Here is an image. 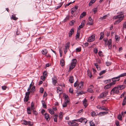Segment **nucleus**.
Here are the masks:
<instances>
[{"label":"nucleus","instance_id":"35","mask_svg":"<svg viewBox=\"0 0 126 126\" xmlns=\"http://www.w3.org/2000/svg\"><path fill=\"white\" fill-rule=\"evenodd\" d=\"M28 113V114L31 113V109L30 107H28L27 109Z\"/></svg>","mask_w":126,"mask_h":126},{"label":"nucleus","instance_id":"50","mask_svg":"<svg viewBox=\"0 0 126 126\" xmlns=\"http://www.w3.org/2000/svg\"><path fill=\"white\" fill-rule=\"evenodd\" d=\"M57 92L58 93H59V92L60 93H61L62 92V90L60 89V88L59 87H58L57 88Z\"/></svg>","mask_w":126,"mask_h":126},{"label":"nucleus","instance_id":"30","mask_svg":"<svg viewBox=\"0 0 126 126\" xmlns=\"http://www.w3.org/2000/svg\"><path fill=\"white\" fill-rule=\"evenodd\" d=\"M90 125V126H95V125L94 123L92 121H91L89 122Z\"/></svg>","mask_w":126,"mask_h":126},{"label":"nucleus","instance_id":"55","mask_svg":"<svg viewBox=\"0 0 126 126\" xmlns=\"http://www.w3.org/2000/svg\"><path fill=\"white\" fill-rule=\"evenodd\" d=\"M69 92L71 94H73V90L72 88H70L69 90Z\"/></svg>","mask_w":126,"mask_h":126},{"label":"nucleus","instance_id":"26","mask_svg":"<svg viewBox=\"0 0 126 126\" xmlns=\"http://www.w3.org/2000/svg\"><path fill=\"white\" fill-rule=\"evenodd\" d=\"M119 90L123 89L124 88V86L123 85H120L118 86Z\"/></svg>","mask_w":126,"mask_h":126},{"label":"nucleus","instance_id":"1","mask_svg":"<svg viewBox=\"0 0 126 126\" xmlns=\"http://www.w3.org/2000/svg\"><path fill=\"white\" fill-rule=\"evenodd\" d=\"M123 12H120V15H118L116 16H114L113 18L114 19H116L117 18L119 19L117 20L115 22L116 23H118L121 22L123 19V17L124 15H123Z\"/></svg>","mask_w":126,"mask_h":126},{"label":"nucleus","instance_id":"46","mask_svg":"<svg viewBox=\"0 0 126 126\" xmlns=\"http://www.w3.org/2000/svg\"><path fill=\"white\" fill-rule=\"evenodd\" d=\"M69 16H66V17L65 18L64 20L63 21L64 22H66L67 20L69 19Z\"/></svg>","mask_w":126,"mask_h":126},{"label":"nucleus","instance_id":"63","mask_svg":"<svg viewBox=\"0 0 126 126\" xmlns=\"http://www.w3.org/2000/svg\"><path fill=\"white\" fill-rule=\"evenodd\" d=\"M79 32H77L76 36V39H77L78 38H79Z\"/></svg>","mask_w":126,"mask_h":126},{"label":"nucleus","instance_id":"24","mask_svg":"<svg viewBox=\"0 0 126 126\" xmlns=\"http://www.w3.org/2000/svg\"><path fill=\"white\" fill-rule=\"evenodd\" d=\"M86 119L85 118H82L79 119V122L81 123L84 122L86 120Z\"/></svg>","mask_w":126,"mask_h":126},{"label":"nucleus","instance_id":"34","mask_svg":"<svg viewBox=\"0 0 126 126\" xmlns=\"http://www.w3.org/2000/svg\"><path fill=\"white\" fill-rule=\"evenodd\" d=\"M58 116V115H55L54 116V121L55 122H57V117Z\"/></svg>","mask_w":126,"mask_h":126},{"label":"nucleus","instance_id":"22","mask_svg":"<svg viewBox=\"0 0 126 126\" xmlns=\"http://www.w3.org/2000/svg\"><path fill=\"white\" fill-rule=\"evenodd\" d=\"M41 102L43 108H46L47 106L45 103V101L44 100H42L41 101Z\"/></svg>","mask_w":126,"mask_h":126},{"label":"nucleus","instance_id":"11","mask_svg":"<svg viewBox=\"0 0 126 126\" xmlns=\"http://www.w3.org/2000/svg\"><path fill=\"white\" fill-rule=\"evenodd\" d=\"M44 118L46 119L47 121H49L50 119V117L48 114L47 113H45L44 115Z\"/></svg>","mask_w":126,"mask_h":126},{"label":"nucleus","instance_id":"31","mask_svg":"<svg viewBox=\"0 0 126 126\" xmlns=\"http://www.w3.org/2000/svg\"><path fill=\"white\" fill-rule=\"evenodd\" d=\"M87 91L88 92H89L91 93H94L93 91L91 88H88L87 90Z\"/></svg>","mask_w":126,"mask_h":126},{"label":"nucleus","instance_id":"51","mask_svg":"<svg viewBox=\"0 0 126 126\" xmlns=\"http://www.w3.org/2000/svg\"><path fill=\"white\" fill-rule=\"evenodd\" d=\"M31 92L30 91L26 92L25 94V96L29 97V95Z\"/></svg>","mask_w":126,"mask_h":126},{"label":"nucleus","instance_id":"23","mask_svg":"<svg viewBox=\"0 0 126 126\" xmlns=\"http://www.w3.org/2000/svg\"><path fill=\"white\" fill-rule=\"evenodd\" d=\"M75 65L71 63V65H70L69 67V69L70 70H71L73 69L75 67Z\"/></svg>","mask_w":126,"mask_h":126},{"label":"nucleus","instance_id":"49","mask_svg":"<svg viewBox=\"0 0 126 126\" xmlns=\"http://www.w3.org/2000/svg\"><path fill=\"white\" fill-rule=\"evenodd\" d=\"M115 82H111L109 84L110 85V87H111L114 85L115 84Z\"/></svg>","mask_w":126,"mask_h":126},{"label":"nucleus","instance_id":"19","mask_svg":"<svg viewBox=\"0 0 126 126\" xmlns=\"http://www.w3.org/2000/svg\"><path fill=\"white\" fill-rule=\"evenodd\" d=\"M108 113V112H100L99 114V116H101L103 115H105V114H107Z\"/></svg>","mask_w":126,"mask_h":126},{"label":"nucleus","instance_id":"20","mask_svg":"<svg viewBox=\"0 0 126 126\" xmlns=\"http://www.w3.org/2000/svg\"><path fill=\"white\" fill-rule=\"evenodd\" d=\"M60 64L62 66H63L64 65L65 63L63 59H62L60 61Z\"/></svg>","mask_w":126,"mask_h":126},{"label":"nucleus","instance_id":"38","mask_svg":"<svg viewBox=\"0 0 126 126\" xmlns=\"http://www.w3.org/2000/svg\"><path fill=\"white\" fill-rule=\"evenodd\" d=\"M126 104V96L125 98L124 99L123 102L122 103V105L123 106L125 105Z\"/></svg>","mask_w":126,"mask_h":126},{"label":"nucleus","instance_id":"4","mask_svg":"<svg viewBox=\"0 0 126 126\" xmlns=\"http://www.w3.org/2000/svg\"><path fill=\"white\" fill-rule=\"evenodd\" d=\"M70 43L69 42H67L65 44V48L64 50V54H66L67 51V50L69 48Z\"/></svg>","mask_w":126,"mask_h":126},{"label":"nucleus","instance_id":"40","mask_svg":"<svg viewBox=\"0 0 126 126\" xmlns=\"http://www.w3.org/2000/svg\"><path fill=\"white\" fill-rule=\"evenodd\" d=\"M62 5H63V3L62 2L59 5H58V6H57V7H56V9H58V8H60L61 6Z\"/></svg>","mask_w":126,"mask_h":126},{"label":"nucleus","instance_id":"18","mask_svg":"<svg viewBox=\"0 0 126 126\" xmlns=\"http://www.w3.org/2000/svg\"><path fill=\"white\" fill-rule=\"evenodd\" d=\"M77 61L76 59H74L72 60L71 63L76 65L77 63Z\"/></svg>","mask_w":126,"mask_h":126},{"label":"nucleus","instance_id":"8","mask_svg":"<svg viewBox=\"0 0 126 126\" xmlns=\"http://www.w3.org/2000/svg\"><path fill=\"white\" fill-rule=\"evenodd\" d=\"M95 39V36L94 35H92L87 40V41L88 42H92L94 41Z\"/></svg>","mask_w":126,"mask_h":126},{"label":"nucleus","instance_id":"5","mask_svg":"<svg viewBox=\"0 0 126 126\" xmlns=\"http://www.w3.org/2000/svg\"><path fill=\"white\" fill-rule=\"evenodd\" d=\"M89 21L87 23V24L89 25H92L93 24V20L91 17H88Z\"/></svg>","mask_w":126,"mask_h":126},{"label":"nucleus","instance_id":"47","mask_svg":"<svg viewBox=\"0 0 126 126\" xmlns=\"http://www.w3.org/2000/svg\"><path fill=\"white\" fill-rule=\"evenodd\" d=\"M81 47H78L76 48V52H79L81 51Z\"/></svg>","mask_w":126,"mask_h":126},{"label":"nucleus","instance_id":"39","mask_svg":"<svg viewBox=\"0 0 126 126\" xmlns=\"http://www.w3.org/2000/svg\"><path fill=\"white\" fill-rule=\"evenodd\" d=\"M117 118L120 121L122 120V116L121 114H119Z\"/></svg>","mask_w":126,"mask_h":126},{"label":"nucleus","instance_id":"58","mask_svg":"<svg viewBox=\"0 0 126 126\" xmlns=\"http://www.w3.org/2000/svg\"><path fill=\"white\" fill-rule=\"evenodd\" d=\"M85 93H84L83 91H82L81 92H78L77 94H78V95H81L82 94H84Z\"/></svg>","mask_w":126,"mask_h":126},{"label":"nucleus","instance_id":"2","mask_svg":"<svg viewBox=\"0 0 126 126\" xmlns=\"http://www.w3.org/2000/svg\"><path fill=\"white\" fill-rule=\"evenodd\" d=\"M107 39H104V42L105 43V46H106L107 45H108V47L109 48V49H110L112 47V45H111V39H109L108 41V42L107 44Z\"/></svg>","mask_w":126,"mask_h":126},{"label":"nucleus","instance_id":"13","mask_svg":"<svg viewBox=\"0 0 126 126\" xmlns=\"http://www.w3.org/2000/svg\"><path fill=\"white\" fill-rule=\"evenodd\" d=\"M112 81L113 82H115L116 81H119L120 80L118 76L116 77H115L112 78L111 79Z\"/></svg>","mask_w":126,"mask_h":126},{"label":"nucleus","instance_id":"37","mask_svg":"<svg viewBox=\"0 0 126 126\" xmlns=\"http://www.w3.org/2000/svg\"><path fill=\"white\" fill-rule=\"evenodd\" d=\"M35 90V87L34 86L32 87L30 91L32 93H33Z\"/></svg>","mask_w":126,"mask_h":126},{"label":"nucleus","instance_id":"32","mask_svg":"<svg viewBox=\"0 0 126 126\" xmlns=\"http://www.w3.org/2000/svg\"><path fill=\"white\" fill-rule=\"evenodd\" d=\"M87 72L88 75L89 76V77H90V78L92 76L91 72L90 71V70H88Z\"/></svg>","mask_w":126,"mask_h":126},{"label":"nucleus","instance_id":"62","mask_svg":"<svg viewBox=\"0 0 126 126\" xmlns=\"http://www.w3.org/2000/svg\"><path fill=\"white\" fill-rule=\"evenodd\" d=\"M75 22V21L74 20H72L70 22V24L71 25H73L74 24V23Z\"/></svg>","mask_w":126,"mask_h":126},{"label":"nucleus","instance_id":"36","mask_svg":"<svg viewBox=\"0 0 126 126\" xmlns=\"http://www.w3.org/2000/svg\"><path fill=\"white\" fill-rule=\"evenodd\" d=\"M110 85L109 84H107V85L105 86L104 87V89H108L110 88Z\"/></svg>","mask_w":126,"mask_h":126},{"label":"nucleus","instance_id":"25","mask_svg":"<svg viewBox=\"0 0 126 126\" xmlns=\"http://www.w3.org/2000/svg\"><path fill=\"white\" fill-rule=\"evenodd\" d=\"M86 13L85 12H83L80 15V18H82L86 15Z\"/></svg>","mask_w":126,"mask_h":126},{"label":"nucleus","instance_id":"57","mask_svg":"<svg viewBox=\"0 0 126 126\" xmlns=\"http://www.w3.org/2000/svg\"><path fill=\"white\" fill-rule=\"evenodd\" d=\"M108 91H104V92L103 93L104 94V95H105V96H106L108 94Z\"/></svg>","mask_w":126,"mask_h":126},{"label":"nucleus","instance_id":"12","mask_svg":"<svg viewBox=\"0 0 126 126\" xmlns=\"http://www.w3.org/2000/svg\"><path fill=\"white\" fill-rule=\"evenodd\" d=\"M83 86V82L82 81H81L79 83L78 85V87H77V88L78 89H82Z\"/></svg>","mask_w":126,"mask_h":126},{"label":"nucleus","instance_id":"14","mask_svg":"<svg viewBox=\"0 0 126 126\" xmlns=\"http://www.w3.org/2000/svg\"><path fill=\"white\" fill-rule=\"evenodd\" d=\"M74 29L72 28L71 29L69 33V37H71L72 35L73 34L74 32Z\"/></svg>","mask_w":126,"mask_h":126},{"label":"nucleus","instance_id":"17","mask_svg":"<svg viewBox=\"0 0 126 126\" xmlns=\"http://www.w3.org/2000/svg\"><path fill=\"white\" fill-rule=\"evenodd\" d=\"M52 83L54 86H55L57 82V80L56 79L54 78H52Z\"/></svg>","mask_w":126,"mask_h":126},{"label":"nucleus","instance_id":"7","mask_svg":"<svg viewBox=\"0 0 126 126\" xmlns=\"http://www.w3.org/2000/svg\"><path fill=\"white\" fill-rule=\"evenodd\" d=\"M23 124L25 125H29L30 126H32L33 125L32 123L30 121H27L25 120H24Z\"/></svg>","mask_w":126,"mask_h":126},{"label":"nucleus","instance_id":"16","mask_svg":"<svg viewBox=\"0 0 126 126\" xmlns=\"http://www.w3.org/2000/svg\"><path fill=\"white\" fill-rule=\"evenodd\" d=\"M69 102V99H65V102L63 104V107H65L66 106L67 104Z\"/></svg>","mask_w":126,"mask_h":126},{"label":"nucleus","instance_id":"52","mask_svg":"<svg viewBox=\"0 0 126 126\" xmlns=\"http://www.w3.org/2000/svg\"><path fill=\"white\" fill-rule=\"evenodd\" d=\"M91 114L92 116H94L96 115V114L94 111H93L91 113Z\"/></svg>","mask_w":126,"mask_h":126},{"label":"nucleus","instance_id":"29","mask_svg":"<svg viewBox=\"0 0 126 126\" xmlns=\"http://www.w3.org/2000/svg\"><path fill=\"white\" fill-rule=\"evenodd\" d=\"M100 40L102 39L104 37V33L103 32H101L100 34Z\"/></svg>","mask_w":126,"mask_h":126},{"label":"nucleus","instance_id":"9","mask_svg":"<svg viewBox=\"0 0 126 126\" xmlns=\"http://www.w3.org/2000/svg\"><path fill=\"white\" fill-rule=\"evenodd\" d=\"M78 8V6H76L74 7L73 8L71 9V13L72 14H73L74 12L76 11Z\"/></svg>","mask_w":126,"mask_h":126},{"label":"nucleus","instance_id":"59","mask_svg":"<svg viewBox=\"0 0 126 126\" xmlns=\"http://www.w3.org/2000/svg\"><path fill=\"white\" fill-rule=\"evenodd\" d=\"M105 96L104 95V94L103 93H101L100 95V98H102L104 97H105Z\"/></svg>","mask_w":126,"mask_h":126},{"label":"nucleus","instance_id":"48","mask_svg":"<svg viewBox=\"0 0 126 126\" xmlns=\"http://www.w3.org/2000/svg\"><path fill=\"white\" fill-rule=\"evenodd\" d=\"M98 54L101 57H102L103 56L102 52L101 51H99L98 52Z\"/></svg>","mask_w":126,"mask_h":126},{"label":"nucleus","instance_id":"3","mask_svg":"<svg viewBox=\"0 0 126 126\" xmlns=\"http://www.w3.org/2000/svg\"><path fill=\"white\" fill-rule=\"evenodd\" d=\"M119 89L118 87H115L113 88L111 91V94H118L119 92Z\"/></svg>","mask_w":126,"mask_h":126},{"label":"nucleus","instance_id":"21","mask_svg":"<svg viewBox=\"0 0 126 126\" xmlns=\"http://www.w3.org/2000/svg\"><path fill=\"white\" fill-rule=\"evenodd\" d=\"M69 81L71 83H72L74 82V79L73 76H71L70 77Z\"/></svg>","mask_w":126,"mask_h":126},{"label":"nucleus","instance_id":"53","mask_svg":"<svg viewBox=\"0 0 126 126\" xmlns=\"http://www.w3.org/2000/svg\"><path fill=\"white\" fill-rule=\"evenodd\" d=\"M59 117L60 119H61L63 118V115L62 112H60L59 114Z\"/></svg>","mask_w":126,"mask_h":126},{"label":"nucleus","instance_id":"42","mask_svg":"<svg viewBox=\"0 0 126 126\" xmlns=\"http://www.w3.org/2000/svg\"><path fill=\"white\" fill-rule=\"evenodd\" d=\"M29 97L28 96H25V98L24 99V101L27 102L29 100Z\"/></svg>","mask_w":126,"mask_h":126},{"label":"nucleus","instance_id":"27","mask_svg":"<svg viewBox=\"0 0 126 126\" xmlns=\"http://www.w3.org/2000/svg\"><path fill=\"white\" fill-rule=\"evenodd\" d=\"M126 76V73L121 74L118 76L119 78L120 79V78L124 76Z\"/></svg>","mask_w":126,"mask_h":126},{"label":"nucleus","instance_id":"45","mask_svg":"<svg viewBox=\"0 0 126 126\" xmlns=\"http://www.w3.org/2000/svg\"><path fill=\"white\" fill-rule=\"evenodd\" d=\"M47 74L48 73L47 72V71H45L43 73L44 76H45L46 77L47 76Z\"/></svg>","mask_w":126,"mask_h":126},{"label":"nucleus","instance_id":"28","mask_svg":"<svg viewBox=\"0 0 126 126\" xmlns=\"http://www.w3.org/2000/svg\"><path fill=\"white\" fill-rule=\"evenodd\" d=\"M48 110H49V112L51 114L53 115L54 114V112L53 110L52 109H48Z\"/></svg>","mask_w":126,"mask_h":126},{"label":"nucleus","instance_id":"43","mask_svg":"<svg viewBox=\"0 0 126 126\" xmlns=\"http://www.w3.org/2000/svg\"><path fill=\"white\" fill-rule=\"evenodd\" d=\"M107 17V15H105L103 16L102 17H101L99 18L100 20H102L104 19H105Z\"/></svg>","mask_w":126,"mask_h":126},{"label":"nucleus","instance_id":"60","mask_svg":"<svg viewBox=\"0 0 126 126\" xmlns=\"http://www.w3.org/2000/svg\"><path fill=\"white\" fill-rule=\"evenodd\" d=\"M44 91V89L43 88H41L40 90V92L41 93H43Z\"/></svg>","mask_w":126,"mask_h":126},{"label":"nucleus","instance_id":"33","mask_svg":"<svg viewBox=\"0 0 126 126\" xmlns=\"http://www.w3.org/2000/svg\"><path fill=\"white\" fill-rule=\"evenodd\" d=\"M47 52V51L46 49H45L43 50L42 51V54L44 55L46 54Z\"/></svg>","mask_w":126,"mask_h":126},{"label":"nucleus","instance_id":"54","mask_svg":"<svg viewBox=\"0 0 126 126\" xmlns=\"http://www.w3.org/2000/svg\"><path fill=\"white\" fill-rule=\"evenodd\" d=\"M111 81V79H110L104 81V82L106 83H108L110 82Z\"/></svg>","mask_w":126,"mask_h":126},{"label":"nucleus","instance_id":"15","mask_svg":"<svg viewBox=\"0 0 126 126\" xmlns=\"http://www.w3.org/2000/svg\"><path fill=\"white\" fill-rule=\"evenodd\" d=\"M87 102V100L86 99H85L83 101V103L85 108H86L88 105Z\"/></svg>","mask_w":126,"mask_h":126},{"label":"nucleus","instance_id":"56","mask_svg":"<svg viewBox=\"0 0 126 126\" xmlns=\"http://www.w3.org/2000/svg\"><path fill=\"white\" fill-rule=\"evenodd\" d=\"M100 110H106V111H108L109 110H108L106 108H104V107H101V108Z\"/></svg>","mask_w":126,"mask_h":126},{"label":"nucleus","instance_id":"61","mask_svg":"<svg viewBox=\"0 0 126 126\" xmlns=\"http://www.w3.org/2000/svg\"><path fill=\"white\" fill-rule=\"evenodd\" d=\"M46 77H45L44 76H41V79H42L44 81L45 80Z\"/></svg>","mask_w":126,"mask_h":126},{"label":"nucleus","instance_id":"10","mask_svg":"<svg viewBox=\"0 0 126 126\" xmlns=\"http://www.w3.org/2000/svg\"><path fill=\"white\" fill-rule=\"evenodd\" d=\"M85 22V20H83L82 21V22L81 23V24L79 26L78 28V29L79 30H80L81 28H82L84 27V24Z\"/></svg>","mask_w":126,"mask_h":126},{"label":"nucleus","instance_id":"41","mask_svg":"<svg viewBox=\"0 0 126 126\" xmlns=\"http://www.w3.org/2000/svg\"><path fill=\"white\" fill-rule=\"evenodd\" d=\"M106 72V70H104L101 71L99 73V75L100 76H101L103 74H104Z\"/></svg>","mask_w":126,"mask_h":126},{"label":"nucleus","instance_id":"44","mask_svg":"<svg viewBox=\"0 0 126 126\" xmlns=\"http://www.w3.org/2000/svg\"><path fill=\"white\" fill-rule=\"evenodd\" d=\"M12 18L15 20H16L18 18H17L16 17L15 15H13L12 16Z\"/></svg>","mask_w":126,"mask_h":126},{"label":"nucleus","instance_id":"6","mask_svg":"<svg viewBox=\"0 0 126 126\" xmlns=\"http://www.w3.org/2000/svg\"><path fill=\"white\" fill-rule=\"evenodd\" d=\"M68 124L69 125L72 126H77L78 125V124L74 122L73 120L72 121V122H68Z\"/></svg>","mask_w":126,"mask_h":126},{"label":"nucleus","instance_id":"64","mask_svg":"<svg viewBox=\"0 0 126 126\" xmlns=\"http://www.w3.org/2000/svg\"><path fill=\"white\" fill-rule=\"evenodd\" d=\"M97 9L96 8H94L93 9V12L94 14H95L97 12Z\"/></svg>","mask_w":126,"mask_h":126}]
</instances>
